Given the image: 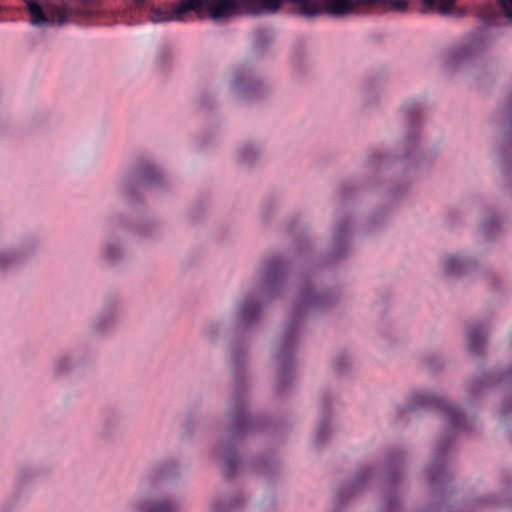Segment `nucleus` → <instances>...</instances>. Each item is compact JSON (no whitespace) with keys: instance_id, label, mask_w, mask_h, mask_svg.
Here are the masks:
<instances>
[{"instance_id":"nucleus-1","label":"nucleus","mask_w":512,"mask_h":512,"mask_svg":"<svg viewBox=\"0 0 512 512\" xmlns=\"http://www.w3.org/2000/svg\"><path fill=\"white\" fill-rule=\"evenodd\" d=\"M27 8L30 13V23L36 27L51 24L64 25L73 17H90L94 9L88 0H28Z\"/></svg>"},{"instance_id":"nucleus-2","label":"nucleus","mask_w":512,"mask_h":512,"mask_svg":"<svg viewBox=\"0 0 512 512\" xmlns=\"http://www.w3.org/2000/svg\"><path fill=\"white\" fill-rule=\"evenodd\" d=\"M212 20L218 21L240 12L253 15L274 14L284 2L292 4L300 14V3L296 0H212Z\"/></svg>"},{"instance_id":"nucleus-3","label":"nucleus","mask_w":512,"mask_h":512,"mask_svg":"<svg viewBox=\"0 0 512 512\" xmlns=\"http://www.w3.org/2000/svg\"><path fill=\"white\" fill-rule=\"evenodd\" d=\"M212 8V0H180L174 3L170 9L153 8L150 20L153 23L180 21L189 11H194L198 15H208L212 19Z\"/></svg>"},{"instance_id":"nucleus-4","label":"nucleus","mask_w":512,"mask_h":512,"mask_svg":"<svg viewBox=\"0 0 512 512\" xmlns=\"http://www.w3.org/2000/svg\"><path fill=\"white\" fill-rule=\"evenodd\" d=\"M479 264L473 253L467 250L444 253L438 260L439 272L451 278H459L473 273Z\"/></svg>"},{"instance_id":"nucleus-5","label":"nucleus","mask_w":512,"mask_h":512,"mask_svg":"<svg viewBox=\"0 0 512 512\" xmlns=\"http://www.w3.org/2000/svg\"><path fill=\"white\" fill-rule=\"evenodd\" d=\"M336 302V297L329 293L316 292L307 285L300 289L294 300V308L297 313L324 310Z\"/></svg>"},{"instance_id":"nucleus-6","label":"nucleus","mask_w":512,"mask_h":512,"mask_svg":"<svg viewBox=\"0 0 512 512\" xmlns=\"http://www.w3.org/2000/svg\"><path fill=\"white\" fill-rule=\"evenodd\" d=\"M127 255V246L124 239L117 235L107 237L101 244L99 257L107 264L122 261Z\"/></svg>"},{"instance_id":"nucleus-7","label":"nucleus","mask_w":512,"mask_h":512,"mask_svg":"<svg viewBox=\"0 0 512 512\" xmlns=\"http://www.w3.org/2000/svg\"><path fill=\"white\" fill-rule=\"evenodd\" d=\"M425 139L419 125L410 126L404 136L402 145L408 157L419 159L424 153Z\"/></svg>"},{"instance_id":"nucleus-8","label":"nucleus","mask_w":512,"mask_h":512,"mask_svg":"<svg viewBox=\"0 0 512 512\" xmlns=\"http://www.w3.org/2000/svg\"><path fill=\"white\" fill-rule=\"evenodd\" d=\"M119 316L116 305H106L92 319L91 327L95 332H105L111 329Z\"/></svg>"},{"instance_id":"nucleus-9","label":"nucleus","mask_w":512,"mask_h":512,"mask_svg":"<svg viewBox=\"0 0 512 512\" xmlns=\"http://www.w3.org/2000/svg\"><path fill=\"white\" fill-rule=\"evenodd\" d=\"M258 86L259 82L246 73L235 75L230 82L231 92L238 97H248L252 95Z\"/></svg>"},{"instance_id":"nucleus-10","label":"nucleus","mask_w":512,"mask_h":512,"mask_svg":"<svg viewBox=\"0 0 512 512\" xmlns=\"http://www.w3.org/2000/svg\"><path fill=\"white\" fill-rule=\"evenodd\" d=\"M262 276L267 277L265 284L264 296L272 298L280 285V277L278 272V263L276 260H269L262 264L260 268Z\"/></svg>"},{"instance_id":"nucleus-11","label":"nucleus","mask_w":512,"mask_h":512,"mask_svg":"<svg viewBox=\"0 0 512 512\" xmlns=\"http://www.w3.org/2000/svg\"><path fill=\"white\" fill-rule=\"evenodd\" d=\"M76 366L77 354L75 352H65L53 359L51 370L56 377H61L71 373Z\"/></svg>"},{"instance_id":"nucleus-12","label":"nucleus","mask_w":512,"mask_h":512,"mask_svg":"<svg viewBox=\"0 0 512 512\" xmlns=\"http://www.w3.org/2000/svg\"><path fill=\"white\" fill-rule=\"evenodd\" d=\"M134 512H176V506L167 498L139 501L132 507Z\"/></svg>"},{"instance_id":"nucleus-13","label":"nucleus","mask_w":512,"mask_h":512,"mask_svg":"<svg viewBox=\"0 0 512 512\" xmlns=\"http://www.w3.org/2000/svg\"><path fill=\"white\" fill-rule=\"evenodd\" d=\"M456 0H422L425 11L436 10L442 15L461 17L465 10L455 5Z\"/></svg>"},{"instance_id":"nucleus-14","label":"nucleus","mask_w":512,"mask_h":512,"mask_svg":"<svg viewBox=\"0 0 512 512\" xmlns=\"http://www.w3.org/2000/svg\"><path fill=\"white\" fill-rule=\"evenodd\" d=\"M262 153V147L258 142H245L237 150V158L243 164H251Z\"/></svg>"},{"instance_id":"nucleus-15","label":"nucleus","mask_w":512,"mask_h":512,"mask_svg":"<svg viewBox=\"0 0 512 512\" xmlns=\"http://www.w3.org/2000/svg\"><path fill=\"white\" fill-rule=\"evenodd\" d=\"M486 339V333L480 328H469L466 333V342L470 350L478 351Z\"/></svg>"},{"instance_id":"nucleus-16","label":"nucleus","mask_w":512,"mask_h":512,"mask_svg":"<svg viewBox=\"0 0 512 512\" xmlns=\"http://www.w3.org/2000/svg\"><path fill=\"white\" fill-rule=\"evenodd\" d=\"M352 226L348 222L339 223L335 227L334 241L336 245H347L350 240Z\"/></svg>"},{"instance_id":"nucleus-17","label":"nucleus","mask_w":512,"mask_h":512,"mask_svg":"<svg viewBox=\"0 0 512 512\" xmlns=\"http://www.w3.org/2000/svg\"><path fill=\"white\" fill-rule=\"evenodd\" d=\"M372 5H379L385 11L404 12L407 10L409 2L408 0H375L371 3Z\"/></svg>"},{"instance_id":"nucleus-18","label":"nucleus","mask_w":512,"mask_h":512,"mask_svg":"<svg viewBox=\"0 0 512 512\" xmlns=\"http://www.w3.org/2000/svg\"><path fill=\"white\" fill-rule=\"evenodd\" d=\"M443 420L452 427L463 428L459 411L451 404L446 405L442 410Z\"/></svg>"},{"instance_id":"nucleus-19","label":"nucleus","mask_w":512,"mask_h":512,"mask_svg":"<svg viewBox=\"0 0 512 512\" xmlns=\"http://www.w3.org/2000/svg\"><path fill=\"white\" fill-rule=\"evenodd\" d=\"M422 109L420 101L416 99L406 100L400 107L399 113L407 120L417 116Z\"/></svg>"},{"instance_id":"nucleus-20","label":"nucleus","mask_w":512,"mask_h":512,"mask_svg":"<svg viewBox=\"0 0 512 512\" xmlns=\"http://www.w3.org/2000/svg\"><path fill=\"white\" fill-rule=\"evenodd\" d=\"M227 441L225 439H221L215 449H214V452L215 454L221 458L224 462V464L228 467V468H233L234 467V462L230 456V453H231V448H230V445L226 443Z\"/></svg>"},{"instance_id":"nucleus-21","label":"nucleus","mask_w":512,"mask_h":512,"mask_svg":"<svg viewBox=\"0 0 512 512\" xmlns=\"http://www.w3.org/2000/svg\"><path fill=\"white\" fill-rule=\"evenodd\" d=\"M234 506L225 498H216L210 503V512H227Z\"/></svg>"},{"instance_id":"nucleus-22","label":"nucleus","mask_w":512,"mask_h":512,"mask_svg":"<svg viewBox=\"0 0 512 512\" xmlns=\"http://www.w3.org/2000/svg\"><path fill=\"white\" fill-rule=\"evenodd\" d=\"M19 257V253L14 249L0 250V268L6 267Z\"/></svg>"},{"instance_id":"nucleus-23","label":"nucleus","mask_w":512,"mask_h":512,"mask_svg":"<svg viewBox=\"0 0 512 512\" xmlns=\"http://www.w3.org/2000/svg\"><path fill=\"white\" fill-rule=\"evenodd\" d=\"M484 46V39L483 35L481 33L469 36L466 38L464 43L461 45V47L465 48H474V47H483Z\"/></svg>"},{"instance_id":"nucleus-24","label":"nucleus","mask_w":512,"mask_h":512,"mask_svg":"<svg viewBox=\"0 0 512 512\" xmlns=\"http://www.w3.org/2000/svg\"><path fill=\"white\" fill-rule=\"evenodd\" d=\"M298 336V329L296 327H293L291 329H287L285 332L283 345L285 346V349H290L292 345H294L296 339Z\"/></svg>"},{"instance_id":"nucleus-25","label":"nucleus","mask_w":512,"mask_h":512,"mask_svg":"<svg viewBox=\"0 0 512 512\" xmlns=\"http://www.w3.org/2000/svg\"><path fill=\"white\" fill-rule=\"evenodd\" d=\"M238 313L244 319H249L256 313L255 307H250V305L246 302H242L238 305Z\"/></svg>"},{"instance_id":"nucleus-26","label":"nucleus","mask_w":512,"mask_h":512,"mask_svg":"<svg viewBox=\"0 0 512 512\" xmlns=\"http://www.w3.org/2000/svg\"><path fill=\"white\" fill-rule=\"evenodd\" d=\"M504 15L512 21V0H497Z\"/></svg>"},{"instance_id":"nucleus-27","label":"nucleus","mask_w":512,"mask_h":512,"mask_svg":"<svg viewBox=\"0 0 512 512\" xmlns=\"http://www.w3.org/2000/svg\"><path fill=\"white\" fill-rule=\"evenodd\" d=\"M329 430H330L329 426L326 425V424L321 426V427H319L318 432H317V436H316L317 441L318 442L323 441L325 435L329 432Z\"/></svg>"},{"instance_id":"nucleus-28","label":"nucleus","mask_w":512,"mask_h":512,"mask_svg":"<svg viewBox=\"0 0 512 512\" xmlns=\"http://www.w3.org/2000/svg\"><path fill=\"white\" fill-rule=\"evenodd\" d=\"M248 420L244 419V420H241V422L236 426L234 427L232 430H231V435L234 436L236 434H238V430H244L245 427L248 425Z\"/></svg>"},{"instance_id":"nucleus-29","label":"nucleus","mask_w":512,"mask_h":512,"mask_svg":"<svg viewBox=\"0 0 512 512\" xmlns=\"http://www.w3.org/2000/svg\"><path fill=\"white\" fill-rule=\"evenodd\" d=\"M140 233H141V235H142V236H144V237H154V231H153V229H151V230H144V229H142V230L140 231Z\"/></svg>"},{"instance_id":"nucleus-30","label":"nucleus","mask_w":512,"mask_h":512,"mask_svg":"<svg viewBox=\"0 0 512 512\" xmlns=\"http://www.w3.org/2000/svg\"><path fill=\"white\" fill-rule=\"evenodd\" d=\"M136 4H140V3H143L144 0H133Z\"/></svg>"},{"instance_id":"nucleus-31","label":"nucleus","mask_w":512,"mask_h":512,"mask_svg":"<svg viewBox=\"0 0 512 512\" xmlns=\"http://www.w3.org/2000/svg\"><path fill=\"white\" fill-rule=\"evenodd\" d=\"M509 434H510V437H511V439H512V426H511V427H510V429H509Z\"/></svg>"},{"instance_id":"nucleus-32","label":"nucleus","mask_w":512,"mask_h":512,"mask_svg":"<svg viewBox=\"0 0 512 512\" xmlns=\"http://www.w3.org/2000/svg\"><path fill=\"white\" fill-rule=\"evenodd\" d=\"M0 512H11V511L3 510V511H0Z\"/></svg>"}]
</instances>
